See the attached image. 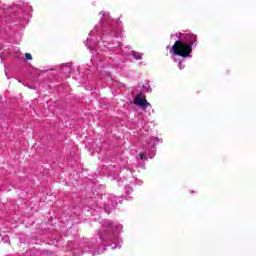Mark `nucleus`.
<instances>
[{
  "label": "nucleus",
  "instance_id": "obj_1",
  "mask_svg": "<svg viewBox=\"0 0 256 256\" xmlns=\"http://www.w3.org/2000/svg\"><path fill=\"white\" fill-rule=\"evenodd\" d=\"M192 39L193 41L189 43L177 40L172 46L174 55H178V57H189L193 51V44L197 41V36L193 35Z\"/></svg>",
  "mask_w": 256,
  "mask_h": 256
},
{
  "label": "nucleus",
  "instance_id": "obj_2",
  "mask_svg": "<svg viewBox=\"0 0 256 256\" xmlns=\"http://www.w3.org/2000/svg\"><path fill=\"white\" fill-rule=\"evenodd\" d=\"M134 105L137 107H141V109H147V107H151V103L147 101V97L143 95V93H139L134 97L133 100Z\"/></svg>",
  "mask_w": 256,
  "mask_h": 256
},
{
  "label": "nucleus",
  "instance_id": "obj_3",
  "mask_svg": "<svg viewBox=\"0 0 256 256\" xmlns=\"http://www.w3.org/2000/svg\"><path fill=\"white\" fill-rule=\"evenodd\" d=\"M133 57L134 59H136L137 61L143 59V54L139 53V52H133Z\"/></svg>",
  "mask_w": 256,
  "mask_h": 256
},
{
  "label": "nucleus",
  "instance_id": "obj_4",
  "mask_svg": "<svg viewBox=\"0 0 256 256\" xmlns=\"http://www.w3.org/2000/svg\"><path fill=\"white\" fill-rule=\"evenodd\" d=\"M25 58H26L28 61H33V56L31 55V53H25Z\"/></svg>",
  "mask_w": 256,
  "mask_h": 256
},
{
  "label": "nucleus",
  "instance_id": "obj_5",
  "mask_svg": "<svg viewBox=\"0 0 256 256\" xmlns=\"http://www.w3.org/2000/svg\"><path fill=\"white\" fill-rule=\"evenodd\" d=\"M139 156H140V159H145V154L140 153Z\"/></svg>",
  "mask_w": 256,
  "mask_h": 256
}]
</instances>
